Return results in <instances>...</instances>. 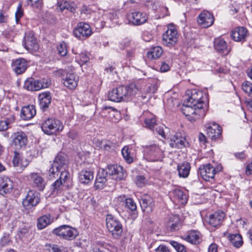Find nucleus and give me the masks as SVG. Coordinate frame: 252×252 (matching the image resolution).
I'll return each instance as SVG.
<instances>
[{
  "label": "nucleus",
  "mask_w": 252,
  "mask_h": 252,
  "mask_svg": "<svg viewBox=\"0 0 252 252\" xmlns=\"http://www.w3.org/2000/svg\"><path fill=\"white\" fill-rule=\"evenodd\" d=\"M225 214L222 211H217L211 214L207 221L212 227L217 228L220 226L223 221Z\"/></svg>",
  "instance_id": "nucleus-19"
},
{
  "label": "nucleus",
  "mask_w": 252,
  "mask_h": 252,
  "mask_svg": "<svg viewBox=\"0 0 252 252\" xmlns=\"http://www.w3.org/2000/svg\"><path fill=\"white\" fill-rule=\"evenodd\" d=\"M65 158L61 155H58L55 158L48 170V178L50 180L55 179L58 176L59 172L64 169L67 164Z\"/></svg>",
  "instance_id": "nucleus-7"
},
{
  "label": "nucleus",
  "mask_w": 252,
  "mask_h": 252,
  "mask_svg": "<svg viewBox=\"0 0 252 252\" xmlns=\"http://www.w3.org/2000/svg\"><path fill=\"white\" fill-rule=\"evenodd\" d=\"M229 240L231 244L236 248H240L243 244V239L239 234H232L229 235Z\"/></svg>",
  "instance_id": "nucleus-41"
},
{
  "label": "nucleus",
  "mask_w": 252,
  "mask_h": 252,
  "mask_svg": "<svg viewBox=\"0 0 252 252\" xmlns=\"http://www.w3.org/2000/svg\"><path fill=\"white\" fill-rule=\"evenodd\" d=\"M144 157L149 161H161L164 157L163 151L158 145L152 144L143 146Z\"/></svg>",
  "instance_id": "nucleus-3"
},
{
  "label": "nucleus",
  "mask_w": 252,
  "mask_h": 252,
  "mask_svg": "<svg viewBox=\"0 0 252 252\" xmlns=\"http://www.w3.org/2000/svg\"><path fill=\"white\" fill-rule=\"evenodd\" d=\"M39 105L41 108L45 109L48 107L51 103V95L49 92L41 93L38 95Z\"/></svg>",
  "instance_id": "nucleus-35"
},
{
  "label": "nucleus",
  "mask_w": 252,
  "mask_h": 252,
  "mask_svg": "<svg viewBox=\"0 0 252 252\" xmlns=\"http://www.w3.org/2000/svg\"><path fill=\"white\" fill-rule=\"evenodd\" d=\"M144 115L146 116L144 120L145 126L154 131V126L156 125L155 116L148 112L146 113Z\"/></svg>",
  "instance_id": "nucleus-37"
},
{
  "label": "nucleus",
  "mask_w": 252,
  "mask_h": 252,
  "mask_svg": "<svg viewBox=\"0 0 252 252\" xmlns=\"http://www.w3.org/2000/svg\"><path fill=\"white\" fill-rule=\"evenodd\" d=\"M13 188V181L6 176L0 177V192L8 193L12 191Z\"/></svg>",
  "instance_id": "nucleus-25"
},
{
  "label": "nucleus",
  "mask_w": 252,
  "mask_h": 252,
  "mask_svg": "<svg viewBox=\"0 0 252 252\" xmlns=\"http://www.w3.org/2000/svg\"><path fill=\"white\" fill-rule=\"evenodd\" d=\"M170 69L169 65L165 62H162L160 67V71L162 72L168 71Z\"/></svg>",
  "instance_id": "nucleus-58"
},
{
  "label": "nucleus",
  "mask_w": 252,
  "mask_h": 252,
  "mask_svg": "<svg viewBox=\"0 0 252 252\" xmlns=\"http://www.w3.org/2000/svg\"><path fill=\"white\" fill-rule=\"evenodd\" d=\"M173 193L175 197L182 201V204L187 203V197L182 190L175 189L173 191Z\"/></svg>",
  "instance_id": "nucleus-44"
},
{
  "label": "nucleus",
  "mask_w": 252,
  "mask_h": 252,
  "mask_svg": "<svg viewBox=\"0 0 252 252\" xmlns=\"http://www.w3.org/2000/svg\"><path fill=\"white\" fill-rule=\"evenodd\" d=\"M24 45L25 48L31 52H36L39 49V45L36 38L31 34L25 36Z\"/></svg>",
  "instance_id": "nucleus-22"
},
{
  "label": "nucleus",
  "mask_w": 252,
  "mask_h": 252,
  "mask_svg": "<svg viewBox=\"0 0 252 252\" xmlns=\"http://www.w3.org/2000/svg\"><path fill=\"white\" fill-rule=\"evenodd\" d=\"M197 22L202 27L208 28L213 24L214 17L212 13L204 10L199 15Z\"/></svg>",
  "instance_id": "nucleus-16"
},
{
  "label": "nucleus",
  "mask_w": 252,
  "mask_h": 252,
  "mask_svg": "<svg viewBox=\"0 0 252 252\" xmlns=\"http://www.w3.org/2000/svg\"><path fill=\"white\" fill-rule=\"evenodd\" d=\"M246 173L247 174H252V161L246 167Z\"/></svg>",
  "instance_id": "nucleus-64"
},
{
  "label": "nucleus",
  "mask_w": 252,
  "mask_h": 252,
  "mask_svg": "<svg viewBox=\"0 0 252 252\" xmlns=\"http://www.w3.org/2000/svg\"><path fill=\"white\" fill-rule=\"evenodd\" d=\"M66 167V166L65 167L64 169H62L60 171L61 173L59 180L62 181L63 183H65L69 178L70 174L68 171L65 170Z\"/></svg>",
  "instance_id": "nucleus-51"
},
{
  "label": "nucleus",
  "mask_w": 252,
  "mask_h": 252,
  "mask_svg": "<svg viewBox=\"0 0 252 252\" xmlns=\"http://www.w3.org/2000/svg\"><path fill=\"white\" fill-rule=\"evenodd\" d=\"M107 175L108 173L106 169H102L99 171L94 184L96 188L101 189L104 188L107 180L106 178Z\"/></svg>",
  "instance_id": "nucleus-29"
},
{
  "label": "nucleus",
  "mask_w": 252,
  "mask_h": 252,
  "mask_svg": "<svg viewBox=\"0 0 252 252\" xmlns=\"http://www.w3.org/2000/svg\"><path fill=\"white\" fill-rule=\"evenodd\" d=\"M182 239L194 245L198 244L201 240L200 232L196 230L189 232L187 235L182 236Z\"/></svg>",
  "instance_id": "nucleus-27"
},
{
  "label": "nucleus",
  "mask_w": 252,
  "mask_h": 252,
  "mask_svg": "<svg viewBox=\"0 0 252 252\" xmlns=\"http://www.w3.org/2000/svg\"><path fill=\"white\" fill-rule=\"evenodd\" d=\"M243 91L250 97L252 98V83L246 81L242 85Z\"/></svg>",
  "instance_id": "nucleus-45"
},
{
  "label": "nucleus",
  "mask_w": 252,
  "mask_h": 252,
  "mask_svg": "<svg viewBox=\"0 0 252 252\" xmlns=\"http://www.w3.org/2000/svg\"><path fill=\"white\" fill-rule=\"evenodd\" d=\"M58 6L59 9L63 11L67 9L71 12H74L77 5L74 2L67 1L65 0H60L58 1Z\"/></svg>",
  "instance_id": "nucleus-34"
},
{
  "label": "nucleus",
  "mask_w": 252,
  "mask_h": 252,
  "mask_svg": "<svg viewBox=\"0 0 252 252\" xmlns=\"http://www.w3.org/2000/svg\"><path fill=\"white\" fill-rule=\"evenodd\" d=\"M67 135L68 137L73 140L77 138L78 133L76 130H72L68 132Z\"/></svg>",
  "instance_id": "nucleus-61"
},
{
  "label": "nucleus",
  "mask_w": 252,
  "mask_h": 252,
  "mask_svg": "<svg viewBox=\"0 0 252 252\" xmlns=\"http://www.w3.org/2000/svg\"><path fill=\"white\" fill-rule=\"evenodd\" d=\"M208 136L211 139H216L220 135L221 129L220 126L215 122H209L205 125Z\"/></svg>",
  "instance_id": "nucleus-15"
},
{
  "label": "nucleus",
  "mask_w": 252,
  "mask_h": 252,
  "mask_svg": "<svg viewBox=\"0 0 252 252\" xmlns=\"http://www.w3.org/2000/svg\"><path fill=\"white\" fill-rule=\"evenodd\" d=\"M36 113L35 107L33 105H29L22 107L21 117L24 120H30L33 118Z\"/></svg>",
  "instance_id": "nucleus-26"
},
{
  "label": "nucleus",
  "mask_w": 252,
  "mask_h": 252,
  "mask_svg": "<svg viewBox=\"0 0 252 252\" xmlns=\"http://www.w3.org/2000/svg\"><path fill=\"white\" fill-rule=\"evenodd\" d=\"M63 126L59 120L54 118H48L45 120L42 124V131L46 134L52 135L62 131Z\"/></svg>",
  "instance_id": "nucleus-6"
},
{
  "label": "nucleus",
  "mask_w": 252,
  "mask_h": 252,
  "mask_svg": "<svg viewBox=\"0 0 252 252\" xmlns=\"http://www.w3.org/2000/svg\"><path fill=\"white\" fill-rule=\"evenodd\" d=\"M12 163L17 172L20 173L29 164L27 159L23 158L19 153L14 152Z\"/></svg>",
  "instance_id": "nucleus-17"
},
{
  "label": "nucleus",
  "mask_w": 252,
  "mask_h": 252,
  "mask_svg": "<svg viewBox=\"0 0 252 252\" xmlns=\"http://www.w3.org/2000/svg\"><path fill=\"white\" fill-rule=\"evenodd\" d=\"M214 48L218 52L223 55L228 54L230 51V49L227 46L226 41L220 37L215 39Z\"/></svg>",
  "instance_id": "nucleus-24"
},
{
  "label": "nucleus",
  "mask_w": 252,
  "mask_h": 252,
  "mask_svg": "<svg viewBox=\"0 0 252 252\" xmlns=\"http://www.w3.org/2000/svg\"><path fill=\"white\" fill-rule=\"evenodd\" d=\"M12 67L17 74H20L25 71L27 67V63L24 59H18L13 62Z\"/></svg>",
  "instance_id": "nucleus-30"
},
{
  "label": "nucleus",
  "mask_w": 252,
  "mask_h": 252,
  "mask_svg": "<svg viewBox=\"0 0 252 252\" xmlns=\"http://www.w3.org/2000/svg\"><path fill=\"white\" fill-rule=\"evenodd\" d=\"M218 247L215 243L211 244L208 248V252H218Z\"/></svg>",
  "instance_id": "nucleus-60"
},
{
  "label": "nucleus",
  "mask_w": 252,
  "mask_h": 252,
  "mask_svg": "<svg viewBox=\"0 0 252 252\" xmlns=\"http://www.w3.org/2000/svg\"><path fill=\"white\" fill-rule=\"evenodd\" d=\"M187 98L182 107V111L190 122L202 119L206 115L204 108L206 96L200 90L193 89L187 92Z\"/></svg>",
  "instance_id": "nucleus-1"
},
{
  "label": "nucleus",
  "mask_w": 252,
  "mask_h": 252,
  "mask_svg": "<svg viewBox=\"0 0 252 252\" xmlns=\"http://www.w3.org/2000/svg\"><path fill=\"white\" fill-rule=\"evenodd\" d=\"M8 19V15L7 12L3 10L0 9V23H6Z\"/></svg>",
  "instance_id": "nucleus-54"
},
{
  "label": "nucleus",
  "mask_w": 252,
  "mask_h": 252,
  "mask_svg": "<svg viewBox=\"0 0 252 252\" xmlns=\"http://www.w3.org/2000/svg\"><path fill=\"white\" fill-rule=\"evenodd\" d=\"M57 50L59 54L61 56H65L67 52L65 43L64 42L61 43L57 47Z\"/></svg>",
  "instance_id": "nucleus-49"
},
{
  "label": "nucleus",
  "mask_w": 252,
  "mask_h": 252,
  "mask_svg": "<svg viewBox=\"0 0 252 252\" xmlns=\"http://www.w3.org/2000/svg\"><path fill=\"white\" fill-rule=\"evenodd\" d=\"M30 177L34 187L37 188L40 191L44 189L46 185L45 181L38 173H31Z\"/></svg>",
  "instance_id": "nucleus-28"
},
{
  "label": "nucleus",
  "mask_w": 252,
  "mask_h": 252,
  "mask_svg": "<svg viewBox=\"0 0 252 252\" xmlns=\"http://www.w3.org/2000/svg\"><path fill=\"white\" fill-rule=\"evenodd\" d=\"M11 242L10 237L9 234H5L1 238V245L4 246L8 245Z\"/></svg>",
  "instance_id": "nucleus-55"
},
{
  "label": "nucleus",
  "mask_w": 252,
  "mask_h": 252,
  "mask_svg": "<svg viewBox=\"0 0 252 252\" xmlns=\"http://www.w3.org/2000/svg\"><path fill=\"white\" fill-rule=\"evenodd\" d=\"M145 83L142 80L133 82L127 86H120L112 89L108 94V99L114 102L131 100L139 92H142Z\"/></svg>",
  "instance_id": "nucleus-2"
},
{
  "label": "nucleus",
  "mask_w": 252,
  "mask_h": 252,
  "mask_svg": "<svg viewBox=\"0 0 252 252\" xmlns=\"http://www.w3.org/2000/svg\"><path fill=\"white\" fill-rule=\"evenodd\" d=\"M186 143L185 137L181 136L180 134H176L171 138L169 145L172 148L181 149L186 146Z\"/></svg>",
  "instance_id": "nucleus-31"
},
{
  "label": "nucleus",
  "mask_w": 252,
  "mask_h": 252,
  "mask_svg": "<svg viewBox=\"0 0 252 252\" xmlns=\"http://www.w3.org/2000/svg\"><path fill=\"white\" fill-rule=\"evenodd\" d=\"M179 218L177 216H174L172 218H170L168 223V227H170L171 231H175L179 228Z\"/></svg>",
  "instance_id": "nucleus-42"
},
{
  "label": "nucleus",
  "mask_w": 252,
  "mask_h": 252,
  "mask_svg": "<svg viewBox=\"0 0 252 252\" xmlns=\"http://www.w3.org/2000/svg\"><path fill=\"white\" fill-rule=\"evenodd\" d=\"M52 221L50 215L42 216L38 219L37 226L39 229H43L50 224Z\"/></svg>",
  "instance_id": "nucleus-38"
},
{
  "label": "nucleus",
  "mask_w": 252,
  "mask_h": 252,
  "mask_svg": "<svg viewBox=\"0 0 252 252\" xmlns=\"http://www.w3.org/2000/svg\"><path fill=\"white\" fill-rule=\"evenodd\" d=\"M117 199L119 201L123 202L126 208L129 211L133 212L135 215V212L137 210V205L132 198H126V196H120Z\"/></svg>",
  "instance_id": "nucleus-32"
},
{
  "label": "nucleus",
  "mask_w": 252,
  "mask_h": 252,
  "mask_svg": "<svg viewBox=\"0 0 252 252\" xmlns=\"http://www.w3.org/2000/svg\"><path fill=\"white\" fill-rule=\"evenodd\" d=\"M122 154L125 160L128 163L133 161V157L131 156V150L128 146H125L122 150Z\"/></svg>",
  "instance_id": "nucleus-43"
},
{
  "label": "nucleus",
  "mask_w": 252,
  "mask_h": 252,
  "mask_svg": "<svg viewBox=\"0 0 252 252\" xmlns=\"http://www.w3.org/2000/svg\"><path fill=\"white\" fill-rule=\"evenodd\" d=\"M169 244L177 252H187L185 247L183 245L175 241H170Z\"/></svg>",
  "instance_id": "nucleus-47"
},
{
  "label": "nucleus",
  "mask_w": 252,
  "mask_h": 252,
  "mask_svg": "<svg viewBox=\"0 0 252 252\" xmlns=\"http://www.w3.org/2000/svg\"><path fill=\"white\" fill-rule=\"evenodd\" d=\"M156 132L159 135H161L162 137L165 138V135L163 129V126H158L156 129Z\"/></svg>",
  "instance_id": "nucleus-59"
},
{
  "label": "nucleus",
  "mask_w": 252,
  "mask_h": 252,
  "mask_svg": "<svg viewBox=\"0 0 252 252\" xmlns=\"http://www.w3.org/2000/svg\"><path fill=\"white\" fill-rule=\"evenodd\" d=\"M92 34L90 25L87 23L80 22L73 31V34L79 39L83 40Z\"/></svg>",
  "instance_id": "nucleus-13"
},
{
  "label": "nucleus",
  "mask_w": 252,
  "mask_h": 252,
  "mask_svg": "<svg viewBox=\"0 0 252 252\" xmlns=\"http://www.w3.org/2000/svg\"><path fill=\"white\" fill-rule=\"evenodd\" d=\"M28 5L34 8L40 9L42 7V0H27Z\"/></svg>",
  "instance_id": "nucleus-48"
},
{
  "label": "nucleus",
  "mask_w": 252,
  "mask_h": 252,
  "mask_svg": "<svg viewBox=\"0 0 252 252\" xmlns=\"http://www.w3.org/2000/svg\"><path fill=\"white\" fill-rule=\"evenodd\" d=\"M127 19L129 24L134 26H139L145 23L148 18L144 13L134 11L127 14Z\"/></svg>",
  "instance_id": "nucleus-14"
},
{
  "label": "nucleus",
  "mask_w": 252,
  "mask_h": 252,
  "mask_svg": "<svg viewBox=\"0 0 252 252\" xmlns=\"http://www.w3.org/2000/svg\"><path fill=\"white\" fill-rule=\"evenodd\" d=\"M163 50L160 46L152 47L147 53V57L150 59H157L159 58L163 54Z\"/></svg>",
  "instance_id": "nucleus-39"
},
{
  "label": "nucleus",
  "mask_w": 252,
  "mask_h": 252,
  "mask_svg": "<svg viewBox=\"0 0 252 252\" xmlns=\"http://www.w3.org/2000/svg\"><path fill=\"white\" fill-rule=\"evenodd\" d=\"M80 64H83L87 63L89 61V57L86 53L82 52L80 53L77 57Z\"/></svg>",
  "instance_id": "nucleus-50"
},
{
  "label": "nucleus",
  "mask_w": 252,
  "mask_h": 252,
  "mask_svg": "<svg viewBox=\"0 0 252 252\" xmlns=\"http://www.w3.org/2000/svg\"><path fill=\"white\" fill-rule=\"evenodd\" d=\"M249 36L248 31L244 27H239L233 30L231 33L232 39L236 42H243Z\"/></svg>",
  "instance_id": "nucleus-18"
},
{
  "label": "nucleus",
  "mask_w": 252,
  "mask_h": 252,
  "mask_svg": "<svg viewBox=\"0 0 252 252\" xmlns=\"http://www.w3.org/2000/svg\"><path fill=\"white\" fill-rule=\"evenodd\" d=\"M129 44H130L129 40L128 39H125V40L122 41L120 43L121 48L122 49H124V48H126V47H127L128 46H129Z\"/></svg>",
  "instance_id": "nucleus-62"
},
{
  "label": "nucleus",
  "mask_w": 252,
  "mask_h": 252,
  "mask_svg": "<svg viewBox=\"0 0 252 252\" xmlns=\"http://www.w3.org/2000/svg\"><path fill=\"white\" fill-rule=\"evenodd\" d=\"M190 166L189 164L187 162H183L182 164L179 165L177 167V170L180 177L187 178L189 173Z\"/></svg>",
  "instance_id": "nucleus-36"
},
{
  "label": "nucleus",
  "mask_w": 252,
  "mask_h": 252,
  "mask_svg": "<svg viewBox=\"0 0 252 252\" xmlns=\"http://www.w3.org/2000/svg\"><path fill=\"white\" fill-rule=\"evenodd\" d=\"M15 116L13 115H10L6 118L4 120L0 121V131L6 130L9 127V125L15 121Z\"/></svg>",
  "instance_id": "nucleus-40"
},
{
  "label": "nucleus",
  "mask_w": 252,
  "mask_h": 252,
  "mask_svg": "<svg viewBox=\"0 0 252 252\" xmlns=\"http://www.w3.org/2000/svg\"><path fill=\"white\" fill-rule=\"evenodd\" d=\"M39 201V193L35 190H30L23 199L22 204L26 209L30 210L36 206Z\"/></svg>",
  "instance_id": "nucleus-11"
},
{
  "label": "nucleus",
  "mask_w": 252,
  "mask_h": 252,
  "mask_svg": "<svg viewBox=\"0 0 252 252\" xmlns=\"http://www.w3.org/2000/svg\"><path fill=\"white\" fill-rule=\"evenodd\" d=\"M159 9L158 11V13L159 14V16H161L162 17L168 15V9L166 6H159Z\"/></svg>",
  "instance_id": "nucleus-56"
},
{
  "label": "nucleus",
  "mask_w": 252,
  "mask_h": 252,
  "mask_svg": "<svg viewBox=\"0 0 252 252\" xmlns=\"http://www.w3.org/2000/svg\"><path fill=\"white\" fill-rule=\"evenodd\" d=\"M222 169L220 164L213 162L204 164L199 167V173L202 178L206 181L213 179L215 175Z\"/></svg>",
  "instance_id": "nucleus-4"
},
{
  "label": "nucleus",
  "mask_w": 252,
  "mask_h": 252,
  "mask_svg": "<svg viewBox=\"0 0 252 252\" xmlns=\"http://www.w3.org/2000/svg\"><path fill=\"white\" fill-rule=\"evenodd\" d=\"M108 175L116 181L124 180L126 177V173L124 168L118 164L108 165L106 169Z\"/></svg>",
  "instance_id": "nucleus-12"
},
{
  "label": "nucleus",
  "mask_w": 252,
  "mask_h": 252,
  "mask_svg": "<svg viewBox=\"0 0 252 252\" xmlns=\"http://www.w3.org/2000/svg\"><path fill=\"white\" fill-rule=\"evenodd\" d=\"M147 183V180L143 176H137L136 178L135 183L139 187H143Z\"/></svg>",
  "instance_id": "nucleus-52"
},
{
  "label": "nucleus",
  "mask_w": 252,
  "mask_h": 252,
  "mask_svg": "<svg viewBox=\"0 0 252 252\" xmlns=\"http://www.w3.org/2000/svg\"><path fill=\"white\" fill-rule=\"evenodd\" d=\"M159 6H161L159 5L158 1H155L152 5V8L154 10H155L157 12H158L159 7Z\"/></svg>",
  "instance_id": "nucleus-63"
},
{
  "label": "nucleus",
  "mask_w": 252,
  "mask_h": 252,
  "mask_svg": "<svg viewBox=\"0 0 252 252\" xmlns=\"http://www.w3.org/2000/svg\"><path fill=\"white\" fill-rule=\"evenodd\" d=\"M53 233L60 238L70 240L74 239L77 235V230L67 225H63L54 229Z\"/></svg>",
  "instance_id": "nucleus-10"
},
{
  "label": "nucleus",
  "mask_w": 252,
  "mask_h": 252,
  "mask_svg": "<svg viewBox=\"0 0 252 252\" xmlns=\"http://www.w3.org/2000/svg\"><path fill=\"white\" fill-rule=\"evenodd\" d=\"M13 144L17 149L25 147L27 143V137L25 132L18 131L12 135Z\"/></svg>",
  "instance_id": "nucleus-20"
},
{
  "label": "nucleus",
  "mask_w": 252,
  "mask_h": 252,
  "mask_svg": "<svg viewBox=\"0 0 252 252\" xmlns=\"http://www.w3.org/2000/svg\"><path fill=\"white\" fill-rule=\"evenodd\" d=\"M63 182L59 179L57 180L51 186V189L53 194H58L63 187Z\"/></svg>",
  "instance_id": "nucleus-46"
},
{
  "label": "nucleus",
  "mask_w": 252,
  "mask_h": 252,
  "mask_svg": "<svg viewBox=\"0 0 252 252\" xmlns=\"http://www.w3.org/2000/svg\"><path fill=\"white\" fill-rule=\"evenodd\" d=\"M78 178L81 183L89 184L94 178V172L90 170H82L79 173Z\"/></svg>",
  "instance_id": "nucleus-33"
},
{
  "label": "nucleus",
  "mask_w": 252,
  "mask_h": 252,
  "mask_svg": "<svg viewBox=\"0 0 252 252\" xmlns=\"http://www.w3.org/2000/svg\"><path fill=\"white\" fill-rule=\"evenodd\" d=\"M106 227L113 238H119L123 232L121 222L111 215H108L106 218Z\"/></svg>",
  "instance_id": "nucleus-5"
},
{
  "label": "nucleus",
  "mask_w": 252,
  "mask_h": 252,
  "mask_svg": "<svg viewBox=\"0 0 252 252\" xmlns=\"http://www.w3.org/2000/svg\"><path fill=\"white\" fill-rule=\"evenodd\" d=\"M51 82L47 79L35 80L32 78H28L24 83V88L28 91H37L49 87Z\"/></svg>",
  "instance_id": "nucleus-9"
},
{
  "label": "nucleus",
  "mask_w": 252,
  "mask_h": 252,
  "mask_svg": "<svg viewBox=\"0 0 252 252\" xmlns=\"http://www.w3.org/2000/svg\"><path fill=\"white\" fill-rule=\"evenodd\" d=\"M63 80L65 87L69 89L72 90L77 87L79 77L73 73H68L66 74L64 77L63 78Z\"/></svg>",
  "instance_id": "nucleus-21"
},
{
  "label": "nucleus",
  "mask_w": 252,
  "mask_h": 252,
  "mask_svg": "<svg viewBox=\"0 0 252 252\" xmlns=\"http://www.w3.org/2000/svg\"><path fill=\"white\" fill-rule=\"evenodd\" d=\"M140 204L142 210L147 213L151 212L155 206L153 199L148 195L142 196Z\"/></svg>",
  "instance_id": "nucleus-23"
},
{
  "label": "nucleus",
  "mask_w": 252,
  "mask_h": 252,
  "mask_svg": "<svg viewBox=\"0 0 252 252\" xmlns=\"http://www.w3.org/2000/svg\"><path fill=\"white\" fill-rule=\"evenodd\" d=\"M155 252H170V251L166 246L160 245L155 249Z\"/></svg>",
  "instance_id": "nucleus-57"
},
{
  "label": "nucleus",
  "mask_w": 252,
  "mask_h": 252,
  "mask_svg": "<svg viewBox=\"0 0 252 252\" xmlns=\"http://www.w3.org/2000/svg\"><path fill=\"white\" fill-rule=\"evenodd\" d=\"M23 10L22 9V4L21 3H19L15 13V19L17 23L19 22L20 18L23 16Z\"/></svg>",
  "instance_id": "nucleus-53"
},
{
  "label": "nucleus",
  "mask_w": 252,
  "mask_h": 252,
  "mask_svg": "<svg viewBox=\"0 0 252 252\" xmlns=\"http://www.w3.org/2000/svg\"><path fill=\"white\" fill-rule=\"evenodd\" d=\"M163 44L167 47H173L178 42V34L175 26L172 24L167 26V29L162 34Z\"/></svg>",
  "instance_id": "nucleus-8"
}]
</instances>
